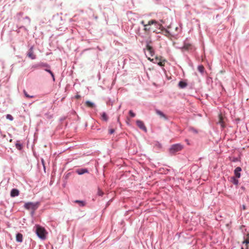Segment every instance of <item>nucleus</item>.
<instances>
[{"label":"nucleus","mask_w":249,"mask_h":249,"mask_svg":"<svg viewBox=\"0 0 249 249\" xmlns=\"http://www.w3.org/2000/svg\"><path fill=\"white\" fill-rule=\"evenodd\" d=\"M141 23L144 26L143 30L146 33H149L150 30V28L149 27L150 25L152 24H155L157 27H159V29H161L163 28L161 24H160L157 22L155 20H149L147 23H146L144 20H142L141 21Z\"/></svg>","instance_id":"1"},{"label":"nucleus","mask_w":249,"mask_h":249,"mask_svg":"<svg viewBox=\"0 0 249 249\" xmlns=\"http://www.w3.org/2000/svg\"><path fill=\"white\" fill-rule=\"evenodd\" d=\"M148 59L150 61L153 62L154 63H156L160 66H164L165 65V63L166 60L162 58V57L160 56H156L154 59H151L150 57H148Z\"/></svg>","instance_id":"2"},{"label":"nucleus","mask_w":249,"mask_h":249,"mask_svg":"<svg viewBox=\"0 0 249 249\" xmlns=\"http://www.w3.org/2000/svg\"><path fill=\"white\" fill-rule=\"evenodd\" d=\"M39 206V203L27 202L24 204V208L27 210H31L33 211L37 209Z\"/></svg>","instance_id":"3"},{"label":"nucleus","mask_w":249,"mask_h":249,"mask_svg":"<svg viewBox=\"0 0 249 249\" xmlns=\"http://www.w3.org/2000/svg\"><path fill=\"white\" fill-rule=\"evenodd\" d=\"M36 233L37 236L42 239H45L46 231L43 228L39 226H36Z\"/></svg>","instance_id":"4"},{"label":"nucleus","mask_w":249,"mask_h":249,"mask_svg":"<svg viewBox=\"0 0 249 249\" xmlns=\"http://www.w3.org/2000/svg\"><path fill=\"white\" fill-rule=\"evenodd\" d=\"M183 146L180 144H175L171 146L170 148V152L172 154H174L176 152H178L182 150Z\"/></svg>","instance_id":"5"},{"label":"nucleus","mask_w":249,"mask_h":249,"mask_svg":"<svg viewBox=\"0 0 249 249\" xmlns=\"http://www.w3.org/2000/svg\"><path fill=\"white\" fill-rule=\"evenodd\" d=\"M146 49L148 52V55L151 58L154 56L155 52L153 47L150 45L149 43H147L146 46Z\"/></svg>","instance_id":"6"},{"label":"nucleus","mask_w":249,"mask_h":249,"mask_svg":"<svg viewBox=\"0 0 249 249\" xmlns=\"http://www.w3.org/2000/svg\"><path fill=\"white\" fill-rule=\"evenodd\" d=\"M136 124L137 126L142 130L146 132L147 131V129L146 126H145L144 123L140 120H137L136 121Z\"/></svg>","instance_id":"7"},{"label":"nucleus","mask_w":249,"mask_h":249,"mask_svg":"<svg viewBox=\"0 0 249 249\" xmlns=\"http://www.w3.org/2000/svg\"><path fill=\"white\" fill-rule=\"evenodd\" d=\"M27 56L32 59H35L36 57V55L34 53L33 47H31L27 53Z\"/></svg>","instance_id":"8"},{"label":"nucleus","mask_w":249,"mask_h":249,"mask_svg":"<svg viewBox=\"0 0 249 249\" xmlns=\"http://www.w3.org/2000/svg\"><path fill=\"white\" fill-rule=\"evenodd\" d=\"M224 118L222 116V114H220L218 116V123L221 125L222 127H225Z\"/></svg>","instance_id":"9"},{"label":"nucleus","mask_w":249,"mask_h":249,"mask_svg":"<svg viewBox=\"0 0 249 249\" xmlns=\"http://www.w3.org/2000/svg\"><path fill=\"white\" fill-rule=\"evenodd\" d=\"M19 193V191L17 189H13L10 193V195L12 197H15L18 196Z\"/></svg>","instance_id":"10"},{"label":"nucleus","mask_w":249,"mask_h":249,"mask_svg":"<svg viewBox=\"0 0 249 249\" xmlns=\"http://www.w3.org/2000/svg\"><path fill=\"white\" fill-rule=\"evenodd\" d=\"M241 171V168L240 167H237L235 168L234 170V174L235 177L237 178H239L240 177V171Z\"/></svg>","instance_id":"11"},{"label":"nucleus","mask_w":249,"mask_h":249,"mask_svg":"<svg viewBox=\"0 0 249 249\" xmlns=\"http://www.w3.org/2000/svg\"><path fill=\"white\" fill-rule=\"evenodd\" d=\"M76 172L78 175H82V174H84L85 173H88V170L87 169H83V168L82 169H77L76 171Z\"/></svg>","instance_id":"12"},{"label":"nucleus","mask_w":249,"mask_h":249,"mask_svg":"<svg viewBox=\"0 0 249 249\" xmlns=\"http://www.w3.org/2000/svg\"><path fill=\"white\" fill-rule=\"evenodd\" d=\"M156 113L159 115L161 118H163L165 119H167V117L166 116V115L163 113L161 111H160V110H156Z\"/></svg>","instance_id":"13"},{"label":"nucleus","mask_w":249,"mask_h":249,"mask_svg":"<svg viewBox=\"0 0 249 249\" xmlns=\"http://www.w3.org/2000/svg\"><path fill=\"white\" fill-rule=\"evenodd\" d=\"M23 235L21 233H18L16 235V241L18 242H22Z\"/></svg>","instance_id":"14"},{"label":"nucleus","mask_w":249,"mask_h":249,"mask_svg":"<svg viewBox=\"0 0 249 249\" xmlns=\"http://www.w3.org/2000/svg\"><path fill=\"white\" fill-rule=\"evenodd\" d=\"M182 49L185 50H189L192 49V46L191 44L185 43L183 47H182Z\"/></svg>","instance_id":"15"},{"label":"nucleus","mask_w":249,"mask_h":249,"mask_svg":"<svg viewBox=\"0 0 249 249\" xmlns=\"http://www.w3.org/2000/svg\"><path fill=\"white\" fill-rule=\"evenodd\" d=\"M187 86V84L186 82L183 81H180L178 83V86L180 88L183 89L185 88Z\"/></svg>","instance_id":"16"},{"label":"nucleus","mask_w":249,"mask_h":249,"mask_svg":"<svg viewBox=\"0 0 249 249\" xmlns=\"http://www.w3.org/2000/svg\"><path fill=\"white\" fill-rule=\"evenodd\" d=\"M85 105L87 107L93 108L94 107V104L89 101H87L85 103Z\"/></svg>","instance_id":"17"},{"label":"nucleus","mask_w":249,"mask_h":249,"mask_svg":"<svg viewBox=\"0 0 249 249\" xmlns=\"http://www.w3.org/2000/svg\"><path fill=\"white\" fill-rule=\"evenodd\" d=\"M101 118L102 120L105 121L106 122L107 121L108 119L107 114L105 112L102 113L101 115Z\"/></svg>","instance_id":"18"},{"label":"nucleus","mask_w":249,"mask_h":249,"mask_svg":"<svg viewBox=\"0 0 249 249\" xmlns=\"http://www.w3.org/2000/svg\"><path fill=\"white\" fill-rule=\"evenodd\" d=\"M230 181L234 184L237 185L238 183V180L234 177L231 178Z\"/></svg>","instance_id":"19"},{"label":"nucleus","mask_w":249,"mask_h":249,"mask_svg":"<svg viewBox=\"0 0 249 249\" xmlns=\"http://www.w3.org/2000/svg\"><path fill=\"white\" fill-rule=\"evenodd\" d=\"M197 70L201 73H203L204 72V67L202 65L198 66V67H197Z\"/></svg>","instance_id":"20"},{"label":"nucleus","mask_w":249,"mask_h":249,"mask_svg":"<svg viewBox=\"0 0 249 249\" xmlns=\"http://www.w3.org/2000/svg\"><path fill=\"white\" fill-rule=\"evenodd\" d=\"M45 70L51 74V75L53 79V80L54 81V74L53 73V72L49 69H45Z\"/></svg>","instance_id":"21"},{"label":"nucleus","mask_w":249,"mask_h":249,"mask_svg":"<svg viewBox=\"0 0 249 249\" xmlns=\"http://www.w3.org/2000/svg\"><path fill=\"white\" fill-rule=\"evenodd\" d=\"M75 202L76 203H78L81 206H84L85 205V202L82 201L75 200Z\"/></svg>","instance_id":"22"},{"label":"nucleus","mask_w":249,"mask_h":249,"mask_svg":"<svg viewBox=\"0 0 249 249\" xmlns=\"http://www.w3.org/2000/svg\"><path fill=\"white\" fill-rule=\"evenodd\" d=\"M243 243H246V244L249 243V233L247 234V239L243 241Z\"/></svg>","instance_id":"23"},{"label":"nucleus","mask_w":249,"mask_h":249,"mask_svg":"<svg viewBox=\"0 0 249 249\" xmlns=\"http://www.w3.org/2000/svg\"><path fill=\"white\" fill-rule=\"evenodd\" d=\"M6 118L7 119H9V120H11V121H12L13 120V117H12V115H11L10 114H7L6 115Z\"/></svg>","instance_id":"24"},{"label":"nucleus","mask_w":249,"mask_h":249,"mask_svg":"<svg viewBox=\"0 0 249 249\" xmlns=\"http://www.w3.org/2000/svg\"><path fill=\"white\" fill-rule=\"evenodd\" d=\"M24 95L25 96L27 97V98H33V96H30L27 93V92L25 91V90H24Z\"/></svg>","instance_id":"25"},{"label":"nucleus","mask_w":249,"mask_h":249,"mask_svg":"<svg viewBox=\"0 0 249 249\" xmlns=\"http://www.w3.org/2000/svg\"><path fill=\"white\" fill-rule=\"evenodd\" d=\"M115 132V129L114 128H109L108 129V132L110 134H113Z\"/></svg>","instance_id":"26"},{"label":"nucleus","mask_w":249,"mask_h":249,"mask_svg":"<svg viewBox=\"0 0 249 249\" xmlns=\"http://www.w3.org/2000/svg\"><path fill=\"white\" fill-rule=\"evenodd\" d=\"M129 113L131 117H134L135 116V114L132 110H130L129 111Z\"/></svg>","instance_id":"27"},{"label":"nucleus","mask_w":249,"mask_h":249,"mask_svg":"<svg viewBox=\"0 0 249 249\" xmlns=\"http://www.w3.org/2000/svg\"><path fill=\"white\" fill-rule=\"evenodd\" d=\"M16 147L19 149V150H20L22 148V146L20 144H19V143H17L16 144Z\"/></svg>","instance_id":"28"},{"label":"nucleus","mask_w":249,"mask_h":249,"mask_svg":"<svg viewBox=\"0 0 249 249\" xmlns=\"http://www.w3.org/2000/svg\"><path fill=\"white\" fill-rule=\"evenodd\" d=\"M103 192H102L101 190H99L98 192V194L99 196H102L103 195Z\"/></svg>","instance_id":"29"},{"label":"nucleus","mask_w":249,"mask_h":249,"mask_svg":"<svg viewBox=\"0 0 249 249\" xmlns=\"http://www.w3.org/2000/svg\"><path fill=\"white\" fill-rule=\"evenodd\" d=\"M42 66H44V67H46V68H50V67L48 64H43V65H42Z\"/></svg>","instance_id":"30"},{"label":"nucleus","mask_w":249,"mask_h":249,"mask_svg":"<svg viewBox=\"0 0 249 249\" xmlns=\"http://www.w3.org/2000/svg\"><path fill=\"white\" fill-rule=\"evenodd\" d=\"M136 34H137L138 36H141V34H140V29L138 30V32H136Z\"/></svg>","instance_id":"31"},{"label":"nucleus","mask_w":249,"mask_h":249,"mask_svg":"<svg viewBox=\"0 0 249 249\" xmlns=\"http://www.w3.org/2000/svg\"><path fill=\"white\" fill-rule=\"evenodd\" d=\"M76 98L78 99L80 97V96L79 95H77L75 96Z\"/></svg>","instance_id":"32"}]
</instances>
